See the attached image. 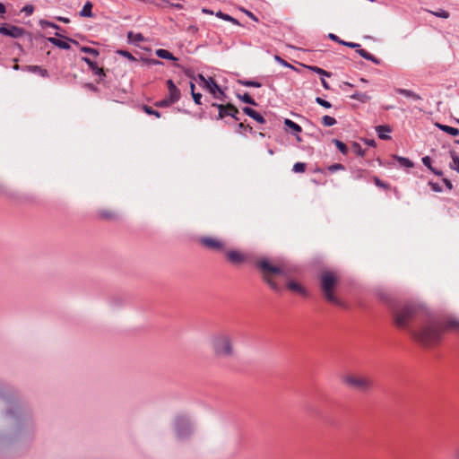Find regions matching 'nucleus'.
<instances>
[{"mask_svg":"<svg viewBox=\"0 0 459 459\" xmlns=\"http://www.w3.org/2000/svg\"><path fill=\"white\" fill-rule=\"evenodd\" d=\"M35 430L30 407L24 403H9L0 411V458L15 446L30 441Z\"/></svg>","mask_w":459,"mask_h":459,"instance_id":"obj_1","label":"nucleus"},{"mask_svg":"<svg viewBox=\"0 0 459 459\" xmlns=\"http://www.w3.org/2000/svg\"><path fill=\"white\" fill-rule=\"evenodd\" d=\"M451 320L458 321L455 318H450L444 325L443 322L431 317L419 329L410 330V335L424 346L434 345L439 342L446 329L459 330V325H449Z\"/></svg>","mask_w":459,"mask_h":459,"instance_id":"obj_2","label":"nucleus"},{"mask_svg":"<svg viewBox=\"0 0 459 459\" xmlns=\"http://www.w3.org/2000/svg\"><path fill=\"white\" fill-rule=\"evenodd\" d=\"M208 345L217 358L232 359L237 355L233 338L229 333L219 332L212 334L208 339Z\"/></svg>","mask_w":459,"mask_h":459,"instance_id":"obj_3","label":"nucleus"},{"mask_svg":"<svg viewBox=\"0 0 459 459\" xmlns=\"http://www.w3.org/2000/svg\"><path fill=\"white\" fill-rule=\"evenodd\" d=\"M421 307L413 303H406L395 307L393 311L394 323L398 328L405 329L410 333V330H416L411 326V321L420 313Z\"/></svg>","mask_w":459,"mask_h":459,"instance_id":"obj_4","label":"nucleus"},{"mask_svg":"<svg viewBox=\"0 0 459 459\" xmlns=\"http://www.w3.org/2000/svg\"><path fill=\"white\" fill-rule=\"evenodd\" d=\"M338 277L332 272H324L321 275V288L325 299L333 303H338L333 289L337 283Z\"/></svg>","mask_w":459,"mask_h":459,"instance_id":"obj_5","label":"nucleus"},{"mask_svg":"<svg viewBox=\"0 0 459 459\" xmlns=\"http://www.w3.org/2000/svg\"><path fill=\"white\" fill-rule=\"evenodd\" d=\"M174 429L177 437L180 440L190 437L194 430L191 420L185 415L178 416L175 419Z\"/></svg>","mask_w":459,"mask_h":459,"instance_id":"obj_6","label":"nucleus"},{"mask_svg":"<svg viewBox=\"0 0 459 459\" xmlns=\"http://www.w3.org/2000/svg\"><path fill=\"white\" fill-rule=\"evenodd\" d=\"M342 382L351 387H354L363 392L369 390L373 385V382L369 377L353 374L345 375L342 377Z\"/></svg>","mask_w":459,"mask_h":459,"instance_id":"obj_7","label":"nucleus"},{"mask_svg":"<svg viewBox=\"0 0 459 459\" xmlns=\"http://www.w3.org/2000/svg\"><path fill=\"white\" fill-rule=\"evenodd\" d=\"M212 107H215L218 109V119H226L228 117H230L235 121L240 120V118L238 116L239 112L238 108L232 104H212ZM225 122L230 123L228 120H225Z\"/></svg>","mask_w":459,"mask_h":459,"instance_id":"obj_8","label":"nucleus"},{"mask_svg":"<svg viewBox=\"0 0 459 459\" xmlns=\"http://www.w3.org/2000/svg\"><path fill=\"white\" fill-rule=\"evenodd\" d=\"M203 89L206 90L217 100H224L226 98L224 91L212 77L206 79L203 76Z\"/></svg>","mask_w":459,"mask_h":459,"instance_id":"obj_9","label":"nucleus"},{"mask_svg":"<svg viewBox=\"0 0 459 459\" xmlns=\"http://www.w3.org/2000/svg\"><path fill=\"white\" fill-rule=\"evenodd\" d=\"M0 33L12 39H19L25 34V30L10 23H2L0 25Z\"/></svg>","mask_w":459,"mask_h":459,"instance_id":"obj_10","label":"nucleus"},{"mask_svg":"<svg viewBox=\"0 0 459 459\" xmlns=\"http://www.w3.org/2000/svg\"><path fill=\"white\" fill-rule=\"evenodd\" d=\"M259 268L263 271L264 273H280L283 275H287L285 270L280 266H275L271 264L267 260H261L258 263Z\"/></svg>","mask_w":459,"mask_h":459,"instance_id":"obj_11","label":"nucleus"},{"mask_svg":"<svg viewBox=\"0 0 459 459\" xmlns=\"http://www.w3.org/2000/svg\"><path fill=\"white\" fill-rule=\"evenodd\" d=\"M203 245L214 250H222L224 248L223 243L213 238H203Z\"/></svg>","mask_w":459,"mask_h":459,"instance_id":"obj_12","label":"nucleus"},{"mask_svg":"<svg viewBox=\"0 0 459 459\" xmlns=\"http://www.w3.org/2000/svg\"><path fill=\"white\" fill-rule=\"evenodd\" d=\"M167 84L169 88V99H170L173 102L178 101L180 98V91L177 88L171 80H168Z\"/></svg>","mask_w":459,"mask_h":459,"instance_id":"obj_13","label":"nucleus"},{"mask_svg":"<svg viewBox=\"0 0 459 459\" xmlns=\"http://www.w3.org/2000/svg\"><path fill=\"white\" fill-rule=\"evenodd\" d=\"M395 91L401 95H403L404 97H406L408 99L414 100V101L422 100V98L418 93H416L411 90L397 88V89H395Z\"/></svg>","mask_w":459,"mask_h":459,"instance_id":"obj_14","label":"nucleus"},{"mask_svg":"<svg viewBox=\"0 0 459 459\" xmlns=\"http://www.w3.org/2000/svg\"><path fill=\"white\" fill-rule=\"evenodd\" d=\"M376 131L378 134V137L382 140H388L391 138L389 134L392 130L389 126H377L376 127Z\"/></svg>","mask_w":459,"mask_h":459,"instance_id":"obj_15","label":"nucleus"},{"mask_svg":"<svg viewBox=\"0 0 459 459\" xmlns=\"http://www.w3.org/2000/svg\"><path fill=\"white\" fill-rule=\"evenodd\" d=\"M243 111L246 115L252 117L256 122H258L260 124L264 123V118L263 117V116L260 113H258L257 111H255V109L248 108V107H245L243 108Z\"/></svg>","mask_w":459,"mask_h":459,"instance_id":"obj_16","label":"nucleus"},{"mask_svg":"<svg viewBox=\"0 0 459 459\" xmlns=\"http://www.w3.org/2000/svg\"><path fill=\"white\" fill-rule=\"evenodd\" d=\"M227 255L228 259L233 264H239L245 259L244 255L235 250L228 252Z\"/></svg>","mask_w":459,"mask_h":459,"instance_id":"obj_17","label":"nucleus"},{"mask_svg":"<svg viewBox=\"0 0 459 459\" xmlns=\"http://www.w3.org/2000/svg\"><path fill=\"white\" fill-rule=\"evenodd\" d=\"M284 125L287 127V130H290V133L293 134H299L302 129L301 126L293 122L292 120L286 118L284 119Z\"/></svg>","mask_w":459,"mask_h":459,"instance_id":"obj_18","label":"nucleus"},{"mask_svg":"<svg viewBox=\"0 0 459 459\" xmlns=\"http://www.w3.org/2000/svg\"><path fill=\"white\" fill-rule=\"evenodd\" d=\"M82 60L85 62L91 68V70L93 71L96 74L104 75L103 69L100 68L95 62L91 61L90 58L85 56L82 57Z\"/></svg>","mask_w":459,"mask_h":459,"instance_id":"obj_19","label":"nucleus"},{"mask_svg":"<svg viewBox=\"0 0 459 459\" xmlns=\"http://www.w3.org/2000/svg\"><path fill=\"white\" fill-rule=\"evenodd\" d=\"M99 215L100 218L109 221L118 219V213L111 210H101L99 212Z\"/></svg>","mask_w":459,"mask_h":459,"instance_id":"obj_20","label":"nucleus"},{"mask_svg":"<svg viewBox=\"0 0 459 459\" xmlns=\"http://www.w3.org/2000/svg\"><path fill=\"white\" fill-rule=\"evenodd\" d=\"M287 286L292 291L298 292L300 295H306L305 289L299 283L294 281H290Z\"/></svg>","mask_w":459,"mask_h":459,"instance_id":"obj_21","label":"nucleus"},{"mask_svg":"<svg viewBox=\"0 0 459 459\" xmlns=\"http://www.w3.org/2000/svg\"><path fill=\"white\" fill-rule=\"evenodd\" d=\"M357 53L366 60H369L377 65L379 64V60L376 58L372 54L366 51L365 49L359 48V49H357Z\"/></svg>","mask_w":459,"mask_h":459,"instance_id":"obj_22","label":"nucleus"},{"mask_svg":"<svg viewBox=\"0 0 459 459\" xmlns=\"http://www.w3.org/2000/svg\"><path fill=\"white\" fill-rule=\"evenodd\" d=\"M48 40L53 44L54 46L59 48H62V49H69L70 48V45L68 42L66 41H64V40H61L59 39H56V38H48Z\"/></svg>","mask_w":459,"mask_h":459,"instance_id":"obj_23","label":"nucleus"},{"mask_svg":"<svg viewBox=\"0 0 459 459\" xmlns=\"http://www.w3.org/2000/svg\"><path fill=\"white\" fill-rule=\"evenodd\" d=\"M92 9V4L90 1H87L82 9L80 12V16L82 17H92L93 13L91 12Z\"/></svg>","mask_w":459,"mask_h":459,"instance_id":"obj_24","label":"nucleus"},{"mask_svg":"<svg viewBox=\"0 0 459 459\" xmlns=\"http://www.w3.org/2000/svg\"><path fill=\"white\" fill-rule=\"evenodd\" d=\"M436 126L443 132H446L451 135L456 136L459 134V130L457 128L442 124H437Z\"/></svg>","mask_w":459,"mask_h":459,"instance_id":"obj_25","label":"nucleus"},{"mask_svg":"<svg viewBox=\"0 0 459 459\" xmlns=\"http://www.w3.org/2000/svg\"><path fill=\"white\" fill-rule=\"evenodd\" d=\"M26 69H27V71L31 72V73H38L42 77H48V72L46 69H43L42 67H40L39 65H28L26 67Z\"/></svg>","mask_w":459,"mask_h":459,"instance_id":"obj_26","label":"nucleus"},{"mask_svg":"<svg viewBox=\"0 0 459 459\" xmlns=\"http://www.w3.org/2000/svg\"><path fill=\"white\" fill-rule=\"evenodd\" d=\"M156 55L160 58L174 60V61L177 60V58L169 51H168L166 49H162V48L157 49Z\"/></svg>","mask_w":459,"mask_h":459,"instance_id":"obj_27","label":"nucleus"},{"mask_svg":"<svg viewBox=\"0 0 459 459\" xmlns=\"http://www.w3.org/2000/svg\"><path fill=\"white\" fill-rule=\"evenodd\" d=\"M127 39L131 43H138L144 40V38L141 33H134L133 31H129L127 33Z\"/></svg>","mask_w":459,"mask_h":459,"instance_id":"obj_28","label":"nucleus"},{"mask_svg":"<svg viewBox=\"0 0 459 459\" xmlns=\"http://www.w3.org/2000/svg\"><path fill=\"white\" fill-rule=\"evenodd\" d=\"M237 97L245 103L254 105V106L256 105V102L255 101V100L247 93H244L243 95L238 94Z\"/></svg>","mask_w":459,"mask_h":459,"instance_id":"obj_29","label":"nucleus"},{"mask_svg":"<svg viewBox=\"0 0 459 459\" xmlns=\"http://www.w3.org/2000/svg\"><path fill=\"white\" fill-rule=\"evenodd\" d=\"M452 163L450 165L451 169L459 172V157L455 154V152H451Z\"/></svg>","mask_w":459,"mask_h":459,"instance_id":"obj_30","label":"nucleus"},{"mask_svg":"<svg viewBox=\"0 0 459 459\" xmlns=\"http://www.w3.org/2000/svg\"><path fill=\"white\" fill-rule=\"evenodd\" d=\"M190 89L192 92L193 99L196 104H201V93L195 92V83L194 82H190Z\"/></svg>","mask_w":459,"mask_h":459,"instance_id":"obj_31","label":"nucleus"},{"mask_svg":"<svg viewBox=\"0 0 459 459\" xmlns=\"http://www.w3.org/2000/svg\"><path fill=\"white\" fill-rule=\"evenodd\" d=\"M333 143L335 144V146L337 147V149L342 153V154H346L348 152V148L347 146L342 143L341 142L340 140L338 139H333Z\"/></svg>","mask_w":459,"mask_h":459,"instance_id":"obj_32","label":"nucleus"},{"mask_svg":"<svg viewBox=\"0 0 459 459\" xmlns=\"http://www.w3.org/2000/svg\"><path fill=\"white\" fill-rule=\"evenodd\" d=\"M307 68H308L310 71H313L320 75H324V76H327L329 77L330 76V74L326 71H325L324 69L320 68V67H317V66H313V65H307Z\"/></svg>","mask_w":459,"mask_h":459,"instance_id":"obj_33","label":"nucleus"},{"mask_svg":"<svg viewBox=\"0 0 459 459\" xmlns=\"http://www.w3.org/2000/svg\"><path fill=\"white\" fill-rule=\"evenodd\" d=\"M322 123L325 126H332L336 124V119L334 117H330V116H324L322 117Z\"/></svg>","mask_w":459,"mask_h":459,"instance_id":"obj_34","label":"nucleus"},{"mask_svg":"<svg viewBox=\"0 0 459 459\" xmlns=\"http://www.w3.org/2000/svg\"><path fill=\"white\" fill-rule=\"evenodd\" d=\"M352 151L359 156L362 157L365 154V151L361 148L360 144L358 143H353L351 144Z\"/></svg>","mask_w":459,"mask_h":459,"instance_id":"obj_35","label":"nucleus"},{"mask_svg":"<svg viewBox=\"0 0 459 459\" xmlns=\"http://www.w3.org/2000/svg\"><path fill=\"white\" fill-rule=\"evenodd\" d=\"M397 160L399 164L403 167L411 168L413 166V163L408 158L397 157Z\"/></svg>","mask_w":459,"mask_h":459,"instance_id":"obj_36","label":"nucleus"},{"mask_svg":"<svg viewBox=\"0 0 459 459\" xmlns=\"http://www.w3.org/2000/svg\"><path fill=\"white\" fill-rule=\"evenodd\" d=\"M430 13H432L433 15L437 16V17H439V18H443V19H447L449 17V13L446 10H438V11H429Z\"/></svg>","mask_w":459,"mask_h":459,"instance_id":"obj_37","label":"nucleus"},{"mask_svg":"<svg viewBox=\"0 0 459 459\" xmlns=\"http://www.w3.org/2000/svg\"><path fill=\"white\" fill-rule=\"evenodd\" d=\"M306 169V164L303 162H297L294 164L292 170L295 173H301L304 172Z\"/></svg>","mask_w":459,"mask_h":459,"instance_id":"obj_38","label":"nucleus"},{"mask_svg":"<svg viewBox=\"0 0 459 459\" xmlns=\"http://www.w3.org/2000/svg\"><path fill=\"white\" fill-rule=\"evenodd\" d=\"M239 82L242 85L247 86V87L260 88L262 86V84L260 82H255V81H239Z\"/></svg>","mask_w":459,"mask_h":459,"instance_id":"obj_39","label":"nucleus"},{"mask_svg":"<svg viewBox=\"0 0 459 459\" xmlns=\"http://www.w3.org/2000/svg\"><path fill=\"white\" fill-rule=\"evenodd\" d=\"M81 51L83 53H86V54H90L94 56H99V50H97L95 48H89V47H82Z\"/></svg>","mask_w":459,"mask_h":459,"instance_id":"obj_40","label":"nucleus"},{"mask_svg":"<svg viewBox=\"0 0 459 459\" xmlns=\"http://www.w3.org/2000/svg\"><path fill=\"white\" fill-rule=\"evenodd\" d=\"M143 63L146 65H162V62L158 59H152V58H145L142 60Z\"/></svg>","mask_w":459,"mask_h":459,"instance_id":"obj_41","label":"nucleus"},{"mask_svg":"<svg viewBox=\"0 0 459 459\" xmlns=\"http://www.w3.org/2000/svg\"><path fill=\"white\" fill-rule=\"evenodd\" d=\"M143 108L145 111V113H147L148 115H154L157 117H160V112H158L157 110L153 109L152 108H151L149 106L144 105Z\"/></svg>","mask_w":459,"mask_h":459,"instance_id":"obj_42","label":"nucleus"},{"mask_svg":"<svg viewBox=\"0 0 459 459\" xmlns=\"http://www.w3.org/2000/svg\"><path fill=\"white\" fill-rule=\"evenodd\" d=\"M316 102L325 108H330L332 107V105L329 101L325 100L320 97L316 98Z\"/></svg>","mask_w":459,"mask_h":459,"instance_id":"obj_43","label":"nucleus"},{"mask_svg":"<svg viewBox=\"0 0 459 459\" xmlns=\"http://www.w3.org/2000/svg\"><path fill=\"white\" fill-rule=\"evenodd\" d=\"M39 25L42 27V28H46V27H51V28H55V29H59V26L51 22H48V21H46V20H41L39 21Z\"/></svg>","mask_w":459,"mask_h":459,"instance_id":"obj_44","label":"nucleus"},{"mask_svg":"<svg viewBox=\"0 0 459 459\" xmlns=\"http://www.w3.org/2000/svg\"><path fill=\"white\" fill-rule=\"evenodd\" d=\"M117 53L120 56L126 57L127 59H129L131 61L136 60L135 57L130 52H128L126 50H118Z\"/></svg>","mask_w":459,"mask_h":459,"instance_id":"obj_45","label":"nucleus"},{"mask_svg":"<svg viewBox=\"0 0 459 459\" xmlns=\"http://www.w3.org/2000/svg\"><path fill=\"white\" fill-rule=\"evenodd\" d=\"M174 102L170 99L167 98V99H164V100L157 102L155 105L157 107H161L162 108V107H169V105H171Z\"/></svg>","mask_w":459,"mask_h":459,"instance_id":"obj_46","label":"nucleus"},{"mask_svg":"<svg viewBox=\"0 0 459 459\" xmlns=\"http://www.w3.org/2000/svg\"><path fill=\"white\" fill-rule=\"evenodd\" d=\"M344 166L341 163H335L328 167V170L331 172H335L337 170H343Z\"/></svg>","mask_w":459,"mask_h":459,"instance_id":"obj_47","label":"nucleus"},{"mask_svg":"<svg viewBox=\"0 0 459 459\" xmlns=\"http://www.w3.org/2000/svg\"><path fill=\"white\" fill-rule=\"evenodd\" d=\"M351 97L353 100H358L360 101H365L368 99V96L366 94L359 93V92H356V93L352 94Z\"/></svg>","mask_w":459,"mask_h":459,"instance_id":"obj_48","label":"nucleus"},{"mask_svg":"<svg viewBox=\"0 0 459 459\" xmlns=\"http://www.w3.org/2000/svg\"><path fill=\"white\" fill-rule=\"evenodd\" d=\"M22 12L26 15H31L34 12V6L31 4H27L22 9Z\"/></svg>","mask_w":459,"mask_h":459,"instance_id":"obj_49","label":"nucleus"},{"mask_svg":"<svg viewBox=\"0 0 459 459\" xmlns=\"http://www.w3.org/2000/svg\"><path fill=\"white\" fill-rule=\"evenodd\" d=\"M274 60L276 62H278L279 64H281V65L285 66V67H290V68H294L291 65H290L289 63H287L285 60H283L281 57H280L279 56H274Z\"/></svg>","mask_w":459,"mask_h":459,"instance_id":"obj_50","label":"nucleus"},{"mask_svg":"<svg viewBox=\"0 0 459 459\" xmlns=\"http://www.w3.org/2000/svg\"><path fill=\"white\" fill-rule=\"evenodd\" d=\"M222 19L225 20V21H228V22H232L233 24H236V25H239V22L237 19L233 18L232 16L229 15V14H224L222 16Z\"/></svg>","mask_w":459,"mask_h":459,"instance_id":"obj_51","label":"nucleus"},{"mask_svg":"<svg viewBox=\"0 0 459 459\" xmlns=\"http://www.w3.org/2000/svg\"><path fill=\"white\" fill-rule=\"evenodd\" d=\"M342 45H344V46L349 47L351 48H355L356 50L359 49V48H360L359 44L354 43V42L342 41Z\"/></svg>","mask_w":459,"mask_h":459,"instance_id":"obj_52","label":"nucleus"},{"mask_svg":"<svg viewBox=\"0 0 459 459\" xmlns=\"http://www.w3.org/2000/svg\"><path fill=\"white\" fill-rule=\"evenodd\" d=\"M265 281L273 290H279V286L273 280H271L268 277H265Z\"/></svg>","mask_w":459,"mask_h":459,"instance_id":"obj_53","label":"nucleus"},{"mask_svg":"<svg viewBox=\"0 0 459 459\" xmlns=\"http://www.w3.org/2000/svg\"><path fill=\"white\" fill-rule=\"evenodd\" d=\"M423 164L428 167L429 169H432L431 166V159L429 156H425L422 158Z\"/></svg>","mask_w":459,"mask_h":459,"instance_id":"obj_54","label":"nucleus"},{"mask_svg":"<svg viewBox=\"0 0 459 459\" xmlns=\"http://www.w3.org/2000/svg\"><path fill=\"white\" fill-rule=\"evenodd\" d=\"M429 186H431V189L435 192L442 191L441 187L439 186V185L437 183L429 182Z\"/></svg>","mask_w":459,"mask_h":459,"instance_id":"obj_55","label":"nucleus"},{"mask_svg":"<svg viewBox=\"0 0 459 459\" xmlns=\"http://www.w3.org/2000/svg\"><path fill=\"white\" fill-rule=\"evenodd\" d=\"M328 37H329V39H331L332 40H333V41H335V42H338V43L342 44V39H339V37H338V36H336L335 34H333V33H330V34L328 35Z\"/></svg>","mask_w":459,"mask_h":459,"instance_id":"obj_56","label":"nucleus"},{"mask_svg":"<svg viewBox=\"0 0 459 459\" xmlns=\"http://www.w3.org/2000/svg\"><path fill=\"white\" fill-rule=\"evenodd\" d=\"M375 183L377 186H380V187H386V185L385 183H383L378 178H375Z\"/></svg>","mask_w":459,"mask_h":459,"instance_id":"obj_57","label":"nucleus"},{"mask_svg":"<svg viewBox=\"0 0 459 459\" xmlns=\"http://www.w3.org/2000/svg\"><path fill=\"white\" fill-rule=\"evenodd\" d=\"M445 185L446 186V187L451 190L453 188V186H452V183L450 180L446 179V178H444L443 179Z\"/></svg>","mask_w":459,"mask_h":459,"instance_id":"obj_58","label":"nucleus"},{"mask_svg":"<svg viewBox=\"0 0 459 459\" xmlns=\"http://www.w3.org/2000/svg\"><path fill=\"white\" fill-rule=\"evenodd\" d=\"M365 143H366L367 145H368V146H372V147H374V146H375V144H376L375 141H374V140H372V139H366V140H365Z\"/></svg>","mask_w":459,"mask_h":459,"instance_id":"obj_59","label":"nucleus"},{"mask_svg":"<svg viewBox=\"0 0 459 459\" xmlns=\"http://www.w3.org/2000/svg\"><path fill=\"white\" fill-rule=\"evenodd\" d=\"M5 12H6V8H5L4 4L0 3V15H3L4 13H5Z\"/></svg>","mask_w":459,"mask_h":459,"instance_id":"obj_60","label":"nucleus"},{"mask_svg":"<svg viewBox=\"0 0 459 459\" xmlns=\"http://www.w3.org/2000/svg\"><path fill=\"white\" fill-rule=\"evenodd\" d=\"M57 20L64 22V23H69L70 22V20L68 18H65V17H57Z\"/></svg>","mask_w":459,"mask_h":459,"instance_id":"obj_61","label":"nucleus"},{"mask_svg":"<svg viewBox=\"0 0 459 459\" xmlns=\"http://www.w3.org/2000/svg\"><path fill=\"white\" fill-rule=\"evenodd\" d=\"M321 83H322V85H323V87L325 89H326V90L329 89V85H328L327 82L325 79H323V78L321 79Z\"/></svg>","mask_w":459,"mask_h":459,"instance_id":"obj_62","label":"nucleus"},{"mask_svg":"<svg viewBox=\"0 0 459 459\" xmlns=\"http://www.w3.org/2000/svg\"><path fill=\"white\" fill-rule=\"evenodd\" d=\"M433 173H435L436 175H438V176H441L442 175V171L440 170H437L434 168H432V169H430Z\"/></svg>","mask_w":459,"mask_h":459,"instance_id":"obj_63","label":"nucleus"},{"mask_svg":"<svg viewBox=\"0 0 459 459\" xmlns=\"http://www.w3.org/2000/svg\"><path fill=\"white\" fill-rule=\"evenodd\" d=\"M449 325H451V326L459 325V321L451 320Z\"/></svg>","mask_w":459,"mask_h":459,"instance_id":"obj_64","label":"nucleus"}]
</instances>
